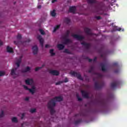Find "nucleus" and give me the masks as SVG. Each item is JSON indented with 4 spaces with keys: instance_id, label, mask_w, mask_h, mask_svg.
Instances as JSON below:
<instances>
[{
    "instance_id": "obj_19",
    "label": "nucleus",
    "mask_w": 127,
    "mask_h": 127,
    "mask_svg": "<svg viewBox=\"0 0 127 127\" xmlns=\"http://www.w3.org/2000/svg\"><path fill=\"white\" fill-rule=\"evenodd\" d=\"M64 39V44L65 45H67V44H69V43H71V42H72L71 40H70L69 39L65 38Z\"/></svg>"
},
{
    "instance_id": "obj_9",
    "label": "nucleus",
    "mask_w": 127,
    "mask_h": 127,
    "mask_svg": "<svg viewBox=\"0 0 127 127\" xmlns=\"http://www.w3.org/2000/svg\"><path fill=\"white\" fill-rule=\"evenodd\" d=\"M84 32L87 34V35H93V34L92 33V30L91 29L89 28H84Z\"/></svg>"
},
{
    "instance_id": "obj_29",
    "label": "nucleus",
    "mask_w": 127,
    "mask_h": 127,
    "mask_svg": "<svg viewBox=\"0 0 127 127\" xmlns=\"http://www.w3.org/2000/svg\"><path fill=\"white\" fill-rule=\"evenodd\" d=\"M70 19H69L68 18H65L64 19V22H65V23H66V24H68V23H70Z\"/></svg>"
},
{
    "instance_id": "obj_49",
    "label": "nucleus",
    "mask_w": 127,
    "mask_h": 127,
    "mask_svg": "<svg viewBox=\"0 0 127 127\" xmlns=\"http://www.w3.org/2000/svg\"><path fill=\"white\" fill-rule=\"evenodd\" d=\"M86 59H88V61L89 62L91 63L92 62V61H93V60L91 59H89V58L87 57Z\"/></svg>"
},
{
    "instance_id": "obj_39",
    "label": "nucleus",
    "mask_w": 127,
    "mask_h": 127,
    "mask_svg": "<svg viewBox=\"0 0 127 127\" xmlns=\"http://www.w3.org/2000/svg\"><path fill=\"white\" fill-rule=\"evenodd\" d=\"M4 116V113L3 110L1 111V114H0V118H2Z\"/></svg>"
},
{
    "instance_id": "obj_16",
    "label": "nucleus",
    "mask_w": 127,
    "mask_h": 127,
    "mask_svg": "<svg viewBox=\"0 0 127 127\" xmlns=\"http://www.w3.org/2000/svg\"><path fill=\"white\" fill-rule=\"evenodd\" d=\"M25 83L27 85H32L33 84V79H28L25 80Z\"/></svg>"
},
{
    "instance_id": "obj_21",
    "label": "nucleus",
    "mask_w": 127,
    "mask_h": 127,
    "mask_svg": "<svg viewBox=\"0 0 127 127\" xmlns=\"http://www.w3.org/2000/svg\"><path fill=\"white\" fill-rule=\"evenodd\" d=\"M30 39H28L25 42H21V43L23 44V45L24 46H27V45H28V44L29 43V42H30Z\"/></svg>"
},
{
    "instance_id": "obj_36",
    "label": "nucleus",
    "mask_w": 127,
    "mask_h": 127,
    "mask_svg": "<svg viewBox=\"0 0 127 127\" xmlns=\"http://www.w3.org/2000/svg\"><path fill=\"white\" fill-rule=\"evenodd\" d=\"M64 53H67V54H71V52H70V51H69V50L65 49L64 51Z\"/></svg>"
},
{
    "instance_id": "obj_56",
    "label": "nucleus",
    "mask_w": 127,
    "mask_h": 127,
    "mask_svg": "<svg viewBox=\"0 0 127 127\" xmlns=\"http://www.w3.org/2000/svg\"><path fill=\"white\" fill-rule=\"evenodd\" d=\"M100 56H101V58H103V57H104V54H101L100 55Z\"/></svg>"
},
{
    "instance_id": "obj_62",
    "label": "nucleus",
    "mask_w": 127,
    "mask_h": 127,
    "mask_svg": "<svg viewBox=\"0 0 127 127\" xmlns=\"http://www.w3.org/2000/svg\"><path fill=\"white\" fill-rule=\"evenodd\" d=\"M113 95H112V97L113 98Z\"/></svg>"
},
{
    "instance_id": "obj_32",
    "label": "nucleus",
    "mask_w": 127,
    "mask_h": 127,
    "mask_svg": "<svg viewBox=\"0 0 127 127\" xmlns=\"http://www.w3.org/2000/svg\"><path fill=\"white\" fill-rule=\"evenodd\" d=\"M34 89H35V87L33 86L32 89L29 88L28 91H29L30 93H32V94H34Z\"/></svg>"
},
{
    "instance_id": "obj_34",
    "label": "nucleus",
    "mask_w": 127,
    "mask_h": 127,
    "mask_svg": "<svg viewBox=\"0 0 127 127\" xmlns=\"http://www.w3.org/2000/svg\"><path fill=\"white\" fill-rule=\"evenodd\" d=\"M54 50L53 49H51L50 50V53L51 56H54V55H55V53H54Z\"/></svg>"
},
{
    "instance_id": "obj_25",
    "label": "nucleus",
    "mask_w": 127,
    "mask_h": 127,
    "mask_svg": "<svg viewBox=\"0 0 127 127\" xmlns=\"http://www.w3.org/2000/svg\"><path fill=\"white\" fill-rule=\"evenodd\" d=\"M100 66L101 67L102 71L103 72H105L107 69H106V66H105V64L103 63L100 64Z\"/></svg>"
},
{
    "instance_id": "obj_41",
    "label": "nucleus",
    "mask_w": 127,
    "mask_h": 127,
    "mask_svg": "<svg viewBox=\"0 0 127 127\" xmlns=\"http://www.w3.org/2000/svg\"><path fill=\"white\" fill-rule=\"evenodd\" d=\"M30 113H31L32 114H33V113H35V112H36V109H31L30 110Z\"/></svg>"
},
{
    "instance_id": "obj_5",
    "label": "nucleus",
    "mask_w": 127,
    "mask_h": 127,
    "mask_svg": "<svg viewBox=\"0 0 127 127\" xmlns=\"http://www.w3.org/2000/svg\"><path fill=\"white\" fill-rule=\"evenodd\" d=\"M72 36V37H74V38H75L76 39H77V40H78L79 41H81V40H84V39H85V37L81 36L80 35L73 34Z\"/></svg>"
},
{
    "instance_id": "obj_58",
    "label": "nucleus",
    "mask_w": 127,
    "mask_h": 127,
    "mask_svg": "<svg viewBox=\"0 0 127 127\" xmlns=\"http://www.w3.org/2000/svg\"><path fill=\"white\" fill-rule=\"evenodd\" d=\"M45 47L46 48H48L49 47V45H46Z\"/></svg>"
},
{
    "instance_id": "obj_46",
    "label": "nucleus",
    "mask_w": 127,
    "mask_h": 127,
    "mask_svg": "<svg viewBox=\"0 0 127 127\" xmlns=\"http://www.w3.org/2000/svg\"><path fill=\"white\" fill-rule=\"evenodd\" d=\"M23 87L25 89V90H27L28 91L29 90V88H28V87L27 86L23 85Z\"/></svg>"
},
{
    "instance_id": "obj_22",
    "label": "nucleus",
    "mask_w": 127,
    "mask_h": 127,
    "mask_svg": "<svg viewBox=\"0 0 127 127\" xmlns=\"http://www.w3.org/2000/svg\"><path fill=\"white\" fill-rule=\"evenodd\" d=\"M7 52L8 53H13V50L9 46H7L6 48Z\"/></svg>"
},
{
    "instance_id": "obj_8",
    "label": "nucleus",
    "mask_w": 127,
    "mask_h": 127,
    "mask_svg": "<svg viewBox=\"0 0 127 127\" xmlns=\"http://www.w3.org/2000/svg\"><path fill=\"white\" fill-rule=\"evenodd\" d=\"M120 85V82L116 81H114L111 83V87L112 89H115V88H117V87Z\"/></svg>"
},
{
    "instance_id": "obj_3",
    "label": "nucleus",
    "mask_w": 127,
    "mask_h": 127,
    "mask_svg": "<svg viewBox=\"0 0 127 127\" xmlns=\"http://www.w3.org/2000/svg\"><path fill=\"white\" fill-rule=\"evenodd\" d=\"M104 85H105V83L103 81H101L100 84L98 83V82H95L94 85L95 88L96 90H100V89H102L103 87H104Z\"/></svg>"
},
{
    "instance_id": "obj_23",
    "label": "nucleus",
    "mask_w": 127,
    "mask_h": 127,
    "mask_svg": "<svg viewBox=\"0 0 127 127\" xmlns=\"http://www.w3.org/2000/svg\"><path fill=\"white\" fill-rule=\"evenodd\" d=\"M58 48L59 50H63V49L65 48V46L63 44H58Z\"/></svg>"
},
{
    "instance_id": "obj_27",
    "label": "nucleus",
    "mask_w": 127,
    "mask_h": 127,
    "mask_svg": "<svg viewBox=\"0 0 127 127\" xmlns=\"http://www.w3.org/2000/svg\"><path fill=\"white\" fill-rule=\"evenodd\" d=\"M51 15L53 16V17H55L56 16V12H55V10H53V11H51Z\"/></svg>"
},
{
    "instance_id": "obj_42",
    "label": "nucleus",
    "mask_w": 127,
    "mask_h": 127,
    "mask_svg": "<svg viewBox=\"0 0 127 127\" xmlns=\"http://www.w3.org/2000/svg\"><path fill=\"white\" fill-rule=\"evenodd\" d=\"M5 73L4 72V71H0V76H4Z\"/></svg>"
},
{
    "instance_id": "obj_50",
    "label": "nucleus",
    "mask_w": 127,
    "mask_h": 127,
    "mask_svg": "<svg viewBox=\"0 0 127 127\" xmlns=\"http://www.w3.org/2000/svg\"><path fill=\"white\" fill-rule=\"evenodd\" d=\"M93 62H96L97 61V57H95L93 60H92Z\"/></svg>"
},
{
    "instance_id": "obj_43",
    "label": "nucleus",
    "mask_w": 127,
    "mask_h": 127,
    "mask_svg": "<svg viewBox=\"0 0 127 127\" xmlns=\"http://www.w3.org/2000/svg\"><path fill=\"white\" fill-rule=\"evenodd\" d=\"M95 18H96L97 20H100V19H102V17H101V16H100L95 17Z\"/></svg>"
},
{
    "instance_id": "obj_53",
    "label": "nucleus",
    "mask_w": 127,
    "mask_h": 127,
    "mask_svg": "<svg viewBox=\"0 0 127 127\" xmlns=\"http://www.w3.org/2000/svg\"><path fill=\"white\" fill-rule=\"evenodd\" d=\"M56 1H57V0H52V3H54V2H56Z\"/></svg>"
},
{
    "instance_id": "obj_54",
    "label": "nucleus",
    "mask_w": 127,
    "mask_h": 127,
    "mask_svg": "<svg viewBox=\"0 0 127 127\" xmlns=\"http://www.w3.org/2000/svg\"><path fill=\"white\" fill-rule=\"evenodd\" d=\"M25 101H29V98L26 97V98L25 99Z\"/></svg>"
},
{
    "instance_id": "obj_38",
    "label": "nucleus",
    "mask_w": 127,
    "mask_h": 127,
    "mask_svg": "<svg viewBox=\"0 0 127 127\" xmlns=\"http://www.w3.org/2000/svg\"><path fill=\"white\" fill-rule=\"evenodd\" d=\"M112 66L113 67H118L119 66V64H118V62H115V63H114L113 64H112Z\"/></svg>"
},
{
    "instance_id": "obj_20",
    "label": "nucleus",
    "mask_w": 127,
    "mask_h": 127,
    "mask_svg": "<svg viewBox=\"0 0 127 127\" xmlns=\"http://www.w3.org/2000/svg\"><path fill=\"white\" fill-rule=\"evenodd\" d=\"M75 11H76V7L71 6L69 7V12L75 13Z\"/></svg>"
},
{
    "instance_id": "obj_30",
    "label": "nucleus",
    "mask_w": 127,
    "mask_h": 127,
    "mask_svg": "<svg viewBox=\"0 0 127 127\" xmlns=\"http://www.w3.org/2000/svg\"><path fill=\"white\" fill-rule=\"evenodd\" d=\"M59 28H60V25H57L54 27L53 32H56V31H57L58 29H59Z\"/></svg>"
},
{
    "instance_id": "obj_47",
    "label": "nucleus",
    "mask_w": 127,
    "mask_h": 127,
    "mask_svg": "<svg viewBox=\"0 0 127 127\" xmlns=\"http://www.w3.org/2000/svg\"><path fill=\"white\" fill-rule=\"evenodd\" d=\"M62 83H63V81L58 82L56 83V85H60V84H62Z\"/></svg>"
},
{
    "instance_id": "obj_31",
    "label": "nucleus",
    "mask_w": 127,
    "mask_h": 127,
    "mask_svg": "<svg viewBox=\"0 0 127 127\" xmlns=\"http://www.w3.org/2000/svg\"><path fill=\"white\" fill-rule=\"evenodd\" d=\"M82 123V119H79L78 120L75 121L74 122V125L77 126V125H79V124Z\"/></svg>"
},
{
    "instance_id": "obj_37",
    "label": "nucleus",
    "mask_w": 127,
    "mask_h": 127,
    "mask_svg": "<svg viewBox=\"0 0 127 127\" xmlns=\"http://www.w3.org/2000/svg\"><path fill=\"white\" fill-rule=\"evenodd\" d=\"M39 30L41 34H42V35H45V32H44V31H43V30H42V29H40Z\"/></svg>"
},
{
    "instance_id": "obj_48",
    "label": "nucleus",
    "mask_w": 127,
    "mask_h": 127,
    "mask_svg": "<svg viewBox=\"0 0 127 127\" xmlns=\"http://www.w3.org/2000/svg\"><path fill=\"white\" fill-rule=\"evenodd\" d=\"M25 116V114L23 113V114H22V116H21V120H23V118H24V116Z\"/></svg>"
},
{
    "instance_id": "obj_33",
    "label": "nucleus",
    "mask_w": 127,
    "mask_h": 127,
    "mask_svg": "<svg viewBox=\"0 0 127 127\" xmlns=\"http://www.w3.org/2000/svg\"><path fill=\"white\" fill-rule=\"evenodd\" d=\"M11 121L12 123H17L18 122L16 117H13V118H12Z\"/></svg>"
},
{
    "instance_id": "obj_52",
    "label": "nucleus",
    "mask_w": 127,
    "mask_h": 127,
    "mask_svg": "<svg viewBox=\"0 0 127 127\" xmlns=\"http://www.w3.org/2000/svg\"><path fill=\"white\" fill-rule=\"evenodd\" d=\"M85 80L86 81H87V82H89V81H90V79L88 77H86L85 78Z\"/></svg>"
},
{
    "instance_id": "obj_12",
    "label": "nucleus",
    "mask_w": 127,
    "mask_h": 127,
    "mask_svg": "<svg viewBox=\"0 0 127 127\" xmlns=\"http://www.w3.org/2000/svg\"><path fill=\"white\" fill-rule=\"evenodd\" d=\"M33 50V53L34 55H36L38 52V47H37V46H34L32 48Z\"/></svg>"
},
{
    "instance_id": "obj_28",
    "label": "nucleus",
    "mask_w": 127,
    "mask_h": 127,
    "mask_svg": "<svg viewBox=\"0 0 127 127\" xmlns=\"http://www.w3.org/2000/svg\"><path fill=\"white\" fill-rule=\"evenodd\" d=\"M88 3L93 4L96 3L97 2V0H87Z\"/></svg>"
},
{
    "instance_id": "obj_35",
    "label": "nucleus",
    "mask_w": 127,
    "mask_h": 127,
    "mask_svg": "<svg viewBox=\"0 0 127 127\" xmlns=\"http://www.w3.org/2000/svg\"><path fill=\"white\" fill-rule=\"evenodd\" d=\"M76 98L78 100V101H79V102H81V101H82V98L80 97V96H79V94H76Z\"/></svg>"
},
{
    "instance_id": "obj_60",
    "label": "nucleus",
    "mask_w": 127,
    "mask_h": 127,
    "mask_svg": "<svg viewBox=\"0 0 127 127\" xmlns=\"http://www.w3.org/2000/svg\"><path fill=\"white\" fill-rule=\"evenodd\" d=\"M2 45V42L0 41V46H1Z\"/></svg>"
},
{
    "instance_id": "obj_24",
    "label": "nucleus",
    "mask_w": 127,
    "mask_h": 127,
    "mask_svg": "<svg viewBox=\"0 0 127 127\" xmlns=\"http://www.w3.org/2000/svg\"><path fill=\"white\" fill-rule=\"evenodd\" d=\"M30 71V67L29 66H27L25 69L22 70V73H26V72H28Z\"/></svg>"
},
{
    "instance_id": "obj_4",
    "label": "nucleus",
    "mask_w": 127,
    "mask_h": 127,
    "mask_svg": "<svg viewBox=\"0 0 127 127\" xmlns=\"http://www.w3.org/2000/svg\"><path fill=\"white\" fill-rule=\"evenodd\" d=\"M70 74L73 76V77H76L77 79H79V80L83 81V78L82 77V76H81V74H80V73L76 72L75 71H71L70 72Z\"/></svg>"
},
{
    "instance_id": "obj_1",
    "label": "nucleus",
    "mask_w": 127,
    "mask_h": 127,
    "mask_svg": "<svg viewBox=\"0 0 127 127\" xmlns=\"http://www.w3.org/2000/svg\"><path fill=\"white\" fill-rule=\"evenodd\" d=\"M56 106V103L54 102L53 100H51L48 103V108L50 110L51 115H53L55 113V110L53 108V107Z\"/></svg>"
},
{
    "instance_id": "obj_2",
    "label": "nucleus",
    "mask_w": 127,
    "mask_h": 127,
    "mask_svg": "<svg viewBox=\"0 0 127 127\" xmlns=\"http://www.w3.org/2000/svg\"><path fill=\"white\" fill-rule=\"evenodd\" d=\"M94 69L95 67L94 65H91L89 70H88V73H92V74H94V75H97L99 78H102V77H103V75H102L101 73H98L94 71Z\"/></svg>"
},
{
    "instance_id": "obj_6",
    "label": "nucleus",
    "mask_w": 127,
    "mask_h": 127,
    "mask_svg": "<svg viewBox=\"0 0 127 127\" xmlns=\"http://www.w3.org/2000/svg\"><path fill=\"white\" fill-rule=\"evenodd\" d=\"M95 3L97 5V7L98 8L99 10H102V8H103V7H104V5H105L104 2L102 1H96V3Z\"/></svg>"
},
{
    "instance_id": "obj_51",
    "label": "nucleus",
    "mask_w": 127,
    "mask_h": 127,
    "mask_svg": "<svg viewBox=\"0 0 127 127\" xmlns=\"http://www.w3.org/2000/svg\"><path fill=\"white\" fill-rule=\"evenodd\" d=\"M68 81V78H66L64 79V83H67Z\"/></svg>"
},
{
    "instance_id": "obj_55",
    "label": "nucleus",
    "mask_w": 127,
    "mask_h": 127,
    "mask_svg": "<svg viewBox=\"0 0 127 127\" xmlns=\"http://www.w3.org/2000/svg\"><path fill=\"white\" fill-rule=\"evenodd\" d=\"M79 116H81V114H75V117H79Z\"/></svg>"
},
{
    "instance_id": "obj_59",
    "label": "nucleus",
    "mask_w": 127,
    "mask_h": 127,
    "mask_svg": "<svg viewBox=\"0 0 127 127\" xmlns=\"http://www.w3.org/2000/svg\"><path fill=\"white\" fill-rule=\"evenodd\" d=\"M117 30H118V31H121V30H122V29L119 28V29H117Z\"/></svg>"
},
{
    "instance_id": "obj_14",
    "label": "nucleus",
    "mask_w": 127,
    "mask_h": 127,
    "mask_svg": "<svg viewBox=\"0 0 127 127\" xmlns=\"http://www.w3.org/2000/svg\"><path fill=\"white\" fill-rule=\"evenodd\" d=\"M37 39L39 40L40 44H41L42 47H43L44 40L42 37H41L40 35H38L37 36Z\"/></svg>"
},
{
    "instance_id": "obj_7",
    "label": "nucleus",
    "mask_w": 127,
    "mask_h": 127,
    "mask_svg": "<svg viewBox=\"0 0 127 127\" xmlns=\"http://www.w3.org/2000/svg\"><path fill=\"white\" fill-rule=\"evenodd\" d=\"M81 45H83V46L85 47V49L87 50V52H89V50L90 49V47H91V44L85 42H83L81 43Z\"/></svg>"
},
{
    "instance_id": "obj_10",
    "label": "nucleus",
    "mask_w": 127,
    "mask_h": 127,
    "mask_svg": "<svg viewBox=\"0 0 127 127\" xmlns=\"http://www.w3.org/2000/svg\"><path fill=\"white\" fill-rule=\"evenodd\" d=\"M96 102L98 105H100V106H105V104H106L105 102V100L103 99L96 100Z\"/></svg>"
},
{
    "instance_id": "obj_18",
    "label": "nucleus",
    "mask_w": 127,
    "mask_h": 127,
    "mask_svg": "<svg viewBox=\"0 0 127 127\" xmlns=\"http://www.w3.org/2000/svg\"><path fill=\"white\" fill-rule=\"evenodd\" d=\"M70 32V30H67L63 37V39H66V38H68V37H69Z\"/></svg>"
},
{
    "instance_id": "obj_11",
    "label": "nucleus",
    "mask_w": 127,
    "mask_h": 127,
    "mask_svg": "<svg viewBox=\"0 0 127 127\" xmlns=\"http://www.w3.org/2000/svg\"><path fill=\"white\" fill-rule=\"evenodd\" d=\"M53 100L55 103V102H61V101H63V98L61 97V96L55 97L53 99H51Z\"/></svg>"
},
{
    "instance_id": "obj_13",
    "label": "nucleus",
    "mask_w": 127,
    "mask_h": 127,
    "mask_svg": "<svg viewBox=\"0 0 127 127\" xmlns=\"http://www.w3.org/2000/svg\"><path fill=\"white\" fill-rule=\"evenodd\" d=\"M81 94L83 98H86V99H88L89 98V94L86 91L82 90Z\"/></svg>"
},
{
    "instance_id": "obj_45",
    "label": "nucleus",
    "mask_w": 127,
    "mask_h": 127,
    "mask_svg": "<svg viewBox=\"0 0 127 127\" xmlns=\"http://www.w3.org/2000/svg\"><path fill=\"white\" fill-rule=\"evenodd\" d=\"M119 72H120V69H115L114 70V73H119Z\"/></svg>"
},
{
    "instance_id": "obj_17",
    "label": "nucleus",
    "mask_w": 127,
    "mask_h": 127,
    "mask_svg": "<svg viewBox=\"0 0 127 127\" xmlns=\"http://www.w3.org/2000/svg\"><path fill=\"white\" fill-rule=\"evenodd\" d=\"M22 59V56H20L19 59L17 61V62L15 63L16 65L18 67L20 66V63H21V60Z\"/></svg>"
},
{
    "instance_id": "obj_40",
    "label": "nucleus",
    "mask_w": 127,
    "mask_h": 127,
    "mask_svg": "<svg viewBox=\"0 0 127 127\" xmlns=\"http://www.w3.org/2000/svg\"><path fill=\"white\" fill-rule=\"evenodd\" d=\"M22 37L21 36V35H20V34H18V35L17 36V39L20 40V39H21Z\"/></svg>"
},
{
    "instance_id": "obj_61",
    "label": "nucleus",
    "mask_w": 127,
    "mask_h": 127,
    "mask_svg": "<svg viewBox=\"0 0 127 127\" xmlns=\"http://www.w3.org/2000/svg\"><path fill=\"white\" fill-rule=\"evenodd\" d=\"M15 42H16L15 41L14 42V43L15 44Z\"/></svg>"
},
{
    "instance_id": "obj_57",
    "label": "nucleus",
    "mask_w": 127,
    "mask_h": 127,
    "mask_svg": "<svg viewBox=\"0 0 127 127\" xmlns=\"http://www.w3.org/2000/svg\"><path fill=\"white\" fill-rule=\"evenodd\" d=\"M41 7H42L41 5H38V8H41Z\"/></svg>"
},
{
    "instance_id": "obj_44",
    "label": "nucleus",
    "mask_w": 127,
    "mask_h": 127,
    "mask_svg": "<svg viewBox=\"0 0 127 127\" xmlns=\"http://www.w3.org/2000/svg\"><path fill=\"white\" fill-rule=\"evenodd\" d=\"M42 67H36L35 69V71H36V72H37V71H39V70H40V69H41Z\"/></svg>"
},
{
    "instance_id": "obj_26",
    "label": "nucleus",
    "mask_w": 127,
    "mask_h": 127,
    "mask_svg": "<svg viewBox=\"0 0 127 127\" xmlns=\"http://www.w3.org/2000/svg\"><path fill=\"white\" fill-rule=\"evenodd\" d=\"M16 70H17V68H15L14 69H12L11 70V75L12 76H13V75H16L15 73V71H16Z\"/></svg>"
},
{
    "instance_id": "obj_15",
    "label": "nucleus",
    "mask_w": 127,
    "mask_h": 127,
    "mask_svg": "<svg viewBox=\"0 0 127 127\" xmlns=\"http://www.w3.org/2000/svg\"><path fill=\"white\" fill-rule=\"evenodd\" d=\"M50 74H52V75H54V76H58L59 72L57 70H50Z\"/></svg>"
}]
</instances>
